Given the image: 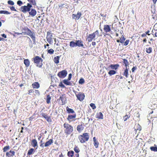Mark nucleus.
<instances>
[{
    "instance_id": "nucleus-27",
    "label": "nucleus",
    "mask_w": 157,
    "mask_h": 157,
    "mask_svg": "<svg viewBox=\"0 0 157 157\" xmlns=\"http://www.w3.org/2000/svg\"><path fill=\"white\" fill-rule=\"evenodd\" d=\"M60 57L59 56H56L55 57L54 59V61L56 64H58L59 62V59Z\"/></svg>"
},
{
    "instance_id": "nucleus-6",
    "label": "nucleus",
    "mask_w": 157,
    "mask_h": 157,
    "mask_svg": "<svg viewBox=\"0 0 157 157\" xmlns=\"http://www.w3.org/2000/svg\"><path fill=\"white\" fill-rule=\"evenodd\" d=\"M52 34H53L52 33L51 31H49L47 32L46 39L47 41L50 44H51L53 42Z\"/></svg>"
},
{
    "instance_id": "nucleus-61",
    "label": "nucleus",
    "mask_w": 157,
    "mask_h": 157,
    "mask_svg": "<svg viewBox=\"0 0 157 157\" xmlns=\"http://www.w3.org/2000/svg\"><path fill=\"white\" fill-rule=\"evenodd\" d=\"M1 36H2L3 37H4L5 38H6V35L5 34H3L1 35Z\"/></svg>"
},
{
    "instance_id": "nucleus-41",
    "label": "nucleus",
    "mask_w": 157,
    "mask_h": 157,
    "mask_svg": "<svg viewBox=\"0 0 157 157\" xmlns=\"http://www.w3.org/2000/svg\"><path fill=\"white\" fill-rule=\"evenodd\" d=\"M150 149L151 151H157V147H151Z\"/></svg>"
},
{
    "instance_id": "nucleus-1",
    "label": "nucleus",
    "mask_w": 157,
    "mask_h": 157,
    "mask_svg": "<svg viewBox=\"0 0 157 157\" xmlns=\"http://www.w3.org/2000/svg\"><path fill=\"white\" fill-rule=\"evenodd\" d=\"M26 32H22L21 33H19L18 32H15L14 34L19 35L20 34H23L24 35H27L29 36L32 38L33 42H36L35 33L34 32H33L32 31L27 27L26 28Z\"/></svg>"
},
{
    "instance_id": "nucleus-4",
    "label": "nucleus",
    "mask_w": 157,
    "mask_h": 157,
    "mask_svg": "<svg viewBox=\"0 0 157 157\" xmlns=\"http://www.w3.org/2000/svg\"><path fill=\"white\" fill-rule=\"evenodd\" d=\"M33 62L36 64V66L40 68L42 67L43 65V61L42 58L38 56H36L33 58Z\"/></svg>"
},
{
    "instance_id": "nucleus-20",
    "label": "nucleus",
    "mask_w": 157,
    "mask_h": 157,
    "mask_svg": "<svg viewBox=\"0 0 157 157\" xmlns=\"http://www.w3.org/2000/svg\"><path fill=\"white\" fill-rule=\"evenodd\" d=\"M53 143V140L52 139H50L45 143V147H48L51 145Z\"/></svg>"
},
{
    "instance_id": "nucleus-16",
    "label": "nucleus",
    "mask_w": 157,
    "mask_h": 157,
    "mask_svg": "<svg viewBox=\"0 0 157 157\" xmlns=\"http://www.w3.org/2000/svg\"><path fill=\"white\" fill-rule=\"evenodd\" d=\"M76 45L79 47H82L83 48H85L83 44V42L81 40H76Z\"/></svg>"
},
{
    "instance_id": "nucleus-51",
    "label": "nucleus",
    "mask_w": 157,
    "mask_h": 157,
    "mask_svg": "<svg viewBox=\"0 0 157 157\" xmlns=\"http://www.w3.org/2000/svg\"><path fill=\"white\" fill-rule=\"evenodd\" d=\"M153 29L156 31H157V22L153 26Z\"/></svg>"
},
{
    "instance_id": "nucleus-12",
    "label": "nucleus",
    "mask_w": 157,
    "mask_h": 157,
    "mask_svg": "<svg viewBox=\"0 0 157 157\" xmlns=\"http://www.w3.org/2000/svg\"><path fill=\"white\" fill-rule=\"evenodd\" d=\"M111 25H106L104 26L103 30L106 33H110L111 31Z\"/></svg>"
},
{
    "instance_id": "nucleus-3",
    "label": "nucleus",
    "mask_w": 157,
    "mask_h": 157,
    "mask_svg": "<svg viewBox=\"0 0 157 157\" xmlns=\"http://www.w3.org/2000/svg\"><path fill=\"white\" fill-rule=\"evenodd\" d=\"M89 134L88 133H84L79 135L78 138L81 143H84L87 141L89 139Z\"/></svg>"
},
{
    "instance_id": "nucleus-8",
    "label": "nucleus",
    "mask_w": 157,
    "mask_h": 157,
    "mask_svg": "<svg viewBox=\"0 0 157 157\" xmlns=\"http://www.w3.org/2000/svg\"><path fill=\"white\" fill-rule=\"evenodd\" d=\"M58 100H61L62 102L60 104V105H63L65 104L66 102V97L65 94H62L60 96Z\"/></svg>"
},
{
    "instance_id": "nucleus-15",
    "label": "nucleus",
    "mask_w": 157,
    "mask_h": 157,
    "mask_svg": "<svg viewBox=\"0 0 157 157\" xmlns=\"http://www.w3.org/2000/svg\"><path fill=\"white\" fill-rule=\"evenodd\" d=\"M15 152L14 151L10 150L9 152H7L6 153V156L8 157H12L14 155Z\"/></svg>"
},
{
    "instance_id": "nucleus-33",
    "label": "nucleus",
    "mask_w": 157,
    "mask_h": 157,
    "mask_svg": "<svg viewBox=\"0 0 157 157\" xmlns=\"http://www.w3.org/2000/svg\"><path fill=\"white\" fill-rule=\"evenodd\" d=\"M95 34V35H97V37H101L102 36V34L101 33V34H99V31L97 30L95 32H94Z\"/></svg>"
},
{
    "instance_id": "nucleus-10",
    "label": "nucleus",
    "mask_w": 157,
    "mask_h": 157,
    "mask_svg": "<svg viewBox=\"0 0 157 157\" xmlns=\"http://www.w3.org/2000/svg\"><path fill=\"white\" fill-rule=\"evenodd\" d=\"M96 36L94 32L92 33L89 34L87 36V39L89 42H91L92 40H95V37Z\"/></svg>"
},
{
    "instance_id": "nucleus-26",
    "label": "nucleus",
    "mask_w": 157,
    "mask_h": 157,
    "mask_svg": "<svg viewBox=\"0 0 157 157\" xmlns=\"http://www.w3.org/2000/svg\"><path fill=\"white\" fill-rule=\"evenodd\" d=\"M70 46L71 48H73L77 46L76 41H75V42L73 41H71L70 42Z\"/></svg>"
},
{
    "instance_id": "nucleus-18",
    "label": "nucleus",
    "mask_w": 157,
    "mask_h": 157,
    "mask_svg": "<svg viewBox=\"0 0 157 157\" xmlns=\"http://www.w3.org/2000/svg\"><path fill=\"white\" fill-rule=\"evenodd\" d=\"M119 67V64H111L109 66V67L112 69L116 70Z\"/></svg>"
},
{
    "instance_id": "nucleus-37",
    "label": "nucleus",
    "mask_w": 157,
    "mask_h": 157,
    "mask_svg": "<svg viewBox=\"0 0 157 157\" xmlns=\"http://www.w3.org/2000/svg\"><path fill=\"white\" fill-rule=\"evenodd\" d=\"M0 14H10V13H9L6 10H0Z\"/></svg>"
},
{
    "instance_id": "nucleus-34",
    "label": "nucleus",
    "mask_w": 157,
    "mask_h": 157,
    "mask_svg": "<svg viewBox=\"0 0 157 157\" xmlns=\"http://www.w3.org/2000/svg\"><path fill=\"white\" fill-rule=\"evenodd\" d=\"M10 149V147L9 146L7 145L5 146L3 149V151L4 152H6V151H8Z\"/></svg>"
},
{
    "instance_id": "nucleus-63",
    "label": "nucleus",
    "mask_w": 157,
    "mask_h": 157,
    "mask_svg": "<svg viewBox=\"0 0 157 157\" xmlns=\"http://www.w3.org/2000/svg\"><path fill=\"white\" fill-rule=\"evenodd\" d=\"M92 44L93 46H95L96 44V43L95 41H93L92 42Z\"/></svg>"
},
{
    "instance_id": "nucleus-7",
    "label": "nucleus",
    "mask_w": 157,
    "mask_h": 157,
    "mask_svg": "<svg viewBox=\"0 0 157 157\" xmlns=\"http://www.w3.org/2000/svg\"><path fill=\"white\" fill-rule=\"evenodd\" d=\"M67 74V71L64 70L59 72L57 74V76L60 78H63L66 76Z\"/></svg>"
},
{
    "instance_id": "nucleus-55",
    "label": "nucleus",
    "mask_w": 157,
    "mask_h": 157,
    "mask_svg": "<svg viewBox=\"0 0 157 157\" xmlns=\"http://www.w3.org/2000/svg\"><path fill=\"white\" fill-rule=\"evenodd\" d=\"M10 9L12 11H17V10H16V9H15V7L14 6H12L10 7Z\"/></svg>"
},
{
    "instance_id": "nucleus-14",
    "label": "nucleus",
    "mask_w": 157,
    "mask_h": 157,
    "mask_svg": "<svg viewBox=\"0 0 157 157\" xmlns=\"http://www.w3.org/2000/svg\"><path fill=\"white\" fill-rule=\"evenodd\" d=\"M84 124L82 123L81 124L78 125L77 127V130L79 132H81L84 128Z\"/></svg>"
},
{
    "instance_id": "nucleus-13",
    "label": "nucleus",
    "mask_w": 157,
    "mask_h": 157,
    "mask_svg": "<svg viewBox=\"0 0 157 157\" xmlns=\"http://www.w3.org/2000/svg\"><path fill=\"white\" fill-rule=\"evenodd\" d=\"M76 117V114L75 113L74 114L72 115H69L67 118V120L69 121V123L72 121H75V120H73Z\"/></svg>"
},
{
    "instance_id": "nucleus-48",
    "label": "nucleus",
    "mask_w": 157,
    "mask_h": 157,
    "mask_svg": "<svg viewBox=\"0 0 157 157\" xmlns=\"http://www.w3.org/2000/svg\"><path fill=\"white\" fill-rule=\"evenodd\" d=\"M59 87H61L62 88H65V86L63 84L62 82H60L59 84Z\"/></svg>"
},
{
    "instance_id": "nucleus-22",
    "label": "nucleus",
    "mask_w": 157,
    "mask_h": 157,
    "mask_svg": "<svg viewBox=\"0 0 157 157\" xmlns=\"http://www.w3.org/2000/svg\"><path fill=\"white\" fill-rule=\"evenodd\" d=\"M67 112L68 113H75V111L72 109L69 108L68 106H67L66 108Z\"/></svg>"
},
{
    "instance_id": "nucleus-56",
    "label": "nucleus",
    "mask_w": 157,
    "mask_h": 157,
    "mask_svg": "<svg viewBox=\"0 0 157 157\" xmlns=\"http://www.w3.org/2000/svg\"><path fill=\"white\" fill-rule=\"evenodd\" d=\"M72 77V74L70 73L69 74L68 77V78L67 79L69 80H70L71 78Z\"/></svg>"
},
{
    "instance_id": "nucleus-58",
    "label": "nucleus",
    "mask_w": 157,
    "mask_h": 157,
    "mask_svg": "<svg viewBox=\"0 0 157 157\" xmlns=\"http://www.w3.org/2000/svg\"><path fill=\"white\" fill-rule=\"evenodd\" d=\"M44 144V143H41L40 145V146L42 147H45V144Z\"/></svg>"
},
{
    "instance_id": "nucleus-24",
    "label": "nucleus",
    "mask_w": 157,
    "mask_h": 157,
    "mask_svg": "<svg viewBox=\"0 0 157 157\" xmlns=\"http://www.w3.org/2000/svg\"><path fill=\"white\" fill-rule=\"evenodd\" d=\"M93 140L94 141V145L96 148H97L99 145V143L96 140L95 137H94L93 138Z\"/></svg>"
},
{
    "instance_id": "nucleus-40",
    "label": "nucleus",
    "mask_w": 157,
    "mask_h": 157,
    "mask_svg": "<svg viewBox=\"0 0 157 157\" xmlns=\"http://www.w3.org/2000/svg\"><path fill=\"white\" fill-rule=\"evenodd\" d=\"M36 115V114L35 113H33V115L29 117V121H32L33 119H35L36 118L35 117V116Z\"/></svg>"
},
{
    "instance_id": "nucleus-36",
    "label": "nucleus",
    "mask_w": 157,
    "mask_h": 157,
    "mask_svg": "<svg viewBox=\"0 0 157 157\" xmlns=\"http://www.w3.org/2000/svg\"><path fill=\"white\" fill-rule=\"evenodd\" d=\"M74 150L75 151L76 153H78L80 151V150L78 147L76 145L75 146V147L74 148Z\"/></svg>"
},
{
    "instance_id": "nucleus-21",
    "label": "nucleus",
    "mask_w": 157,
    "mask_h": 157,
    "mask_svg": "<svg viewBox=\"0 0 157 157\" xmlns=\"http://www.w3.org/2000/svg\"><path fill=\"white\" fill-rule=\"evenodd\" d=\"M31 145L34 147H37V142L35 139L32 140L31 142Z\"/></svg>"
},
{
    "instance_id": "nucleus-17",
    "label": "nucleus",
    "mask_w": 157,
    "mask_h": 157,
    "mask_svg": "<svg viewBox=\"0 0 157 157\" xmlns=\"http://www.w3.org/2000/svg\"><path fill=\"white\" fill-rule=\"evenodd\" d=\"M29 15L32 17H34L36 14V11L34 9H32L31 11H29Z\"/></svg>"
},
{
    "instance_id": "nucleus-32",
    "label": "nucleus",
    "mask_w": 157,
    "mask_h": 157,
    "mask_svg": "<svg viewBox=\"0 0 157 157\" xmlns=\"http://www.w3.org/2000/svg\"><path fill=\"white\" fill-rule=\"evenodd\" d=\"M74 152L73 151H69L68 152L67 155L69 157H72L74 155Z\"/></svg>"
},
{
    "instance_id": "nucleus-47",
    "label": "nucleus",
    "mask_w": 157,
    "mask_h": 157,
    "mask_svg": "<svg viewBox=\"0 0 157 157\" xmlns=\"http://www.w3.org/2000/svg\"><path fill=\"white\" fill-rule=\"evenodd\" d=\"M90 106L93 109H96V106L93 103H91L90 104Z\"/></svg>"
},
{
    "instance_id": "nucleus-64",
    "label": "nucleus",
    "mask_w": 157,
    "mask_h": 157,
    "mask_svg": "<svg viewBox=\"0 0 157 157\" xmlns=\"http://www.w3.org/2000/svg\"><path fill=\"white\" fill-rule=\"evenodd\" d=\"M74 157H79V155L78 153L75 154Z\"/></svg>"
},
{
    "instance_id": "nucleus-38",
    "label": "nucleus",
    "mask_w": 157,
    "mask_h": 157,
    "mask_svg": "<svg viewBox=\"0 0 157 157\" xmlns=\"http://www.w3.org/2000/svg\"><path fill=\"white\" fill-rule=\"evenodd\" d=\"M51 98L49 95H48L47 96L46 102L47 104H49L50 103V100Z\"/></svg>"
},
{
    "instance_id": "nucleus-43",
    "label": "nucleus",
    "mask_w": 157,
    "mask_h": 157,
    "mask_svg": "<svg viewBox=\"0 0 157 157\" xmlns=\"http://www.w3.org/2000/svg\"><path fill=\"white\" fill-rule=\"evenodd\" d=\"M46 121L48 122H51L52 121V119H51V117L50 116H47L45 118Z\"/></svg>"
},
{
    "instance_id": "nucleus-39",
    "label": "nucleus",
    "mask_w": 157,
    "mask_h": 157,
    "mask_svg": "<svg viewBox=\"0 0 157 157\" xmlns=\"http://www.w3.org/2000/svg\"><path fill=\"white\" fill-rule=\"evenodd\" d=\"M125 40V38L122 35V36L120 38V43H124V41Z\"/></svg>"
},
{
    "instance_id": "nucleus-35",
    "label": "nucleus",
    "mask_w": 157,
    "mask_h": 157,
    "mask_svg": "<svg viewBox=\"0 0 157 157\" xmlns=\"http://www.w3.org/2000/svg\"><path fill=\"white\" fill-rule=\"evenodd\" d=\"M116 73V71L113 70H111L108 72V74L110 76L114 75Z\"/></svg>"
},
{
    "instance_id": "nucleus-62",
    "label": "nucleus",
    "mask_w": 157,
    "mask_h": 157,
    "mask_svg": "<svg viewBox=\"0 0 157 157\" xmlns=\"http://www.w3.org/2000/svg\"><path fill=\"white\" fill-rule=\"evenodd\" d=\"M150 32L149 30H147L146 32L145 33L146 34V35H150V34H149V33Z\"/></svg>"
},
{
    "instance_id": "nucleus-54",
    "label": "nucleus",
    "mask_w": 157,
    "mask_h": 157,
    "mask_svg": "<svg viewBox=\"0 0 157 157\" xmlns=\"http://www.w3.org/2000/svg\"><path fill=\"white\" fill-rule=\"evenodd\" d=\"M8 3L9 4L11 5H13L14 4V2L13 1L11 0L9 1L8 2Z\"/></svg>"
},
{
    "instance_id": "nucleus-45",
    "label": "nucleus",
    "mask_w": 157,
    "mask_h": 157,
    "mask_svg": "<svg viewBox=\"0 0 157 157\" xmlns=\"http://www.w3.org/2000/svg\"><path fill=\"white\" fill-rule=\"evenodd\" d=\"M78 82L79 84H82L84 83L85 81L83 78H81L79 79Z\"/></svg>"
},
{
    "instance_id": "nucleus-49",
    "label": "nucleus",
    "mask_w": 157,
    "mask_h": 157,
    "mask_svg": "<svg viewBox=\"0 0 157 157\" xmlns=\"http://www.w3.org/2000/svg\"><path fill=\"white\" fill-rule=\"evenodd\" d=\"M130 117V116H128L127 115H125L123 118V119L124 121H126Z\"/></svg>"
},
{
    "instance_id": "nucleus-30",
    "label": "nucleus",
    "mask_w": 157,
    "mask_h": 157,
    "mask_svg": "<svg viewBox=\"0 0 157 157\" xmlns=\"http://www.w3.org/2000/svg\"><path fill=\"white\" fill-rule=\"evenodd\" d=\"M35 151L34 149L32 148L30 149L28 151L27 155H30L33 154Z\"/></svg>"
},
{
    "instance_id": "nucleus-60",
    "label": "nucleus",
    "mask_w": 157,
    "mask_h": 157,
    "mask_svg": "<svg viewBox=\"0 0 157 157\" xmlns=\"http://www.w3.org/2000/svg\"><path fill=\"white\" fill-rule=\"evenodd\" d=\"M33 90H32V89L29 90L28 91V92H29L28 94H30V93H33Z\"/></svg>"
},
{
    "instance_id": "nucleus-31",
    "label": "nucleus",
    "mask_w": 157,
    "mask_h": 157,
    "mask_svg": "<svg viewBox=\"0 0 157 157\" xmlns=\"http://www.w3.org/2000/svg\"><path fill=\"white\" fill-rule=\"evenodd\" d=\"M123 75L124 76H125V77L127 78L128 77V69L127 68H126L123 74Z\"/></svg>"
},
{
    "instance_id": "nucleus-50",
    "label": "nucleus",
    "mask_w": 157,
    "mask_h": 157,
    "mask_svg": "<svg viewBox=\"0 0 157 157\" xmlns=\"http://www.w3.org/2000/svg\"><path fill=\"white\" fill-rule=\"evenodd\" d=\"M65 5V6H67V5L65 4H62L60 5H59V6L60 10H62V8L64 7V6Z\"/></svg>"
},
{
    "instance_id": "nucleus-52",
    "label": "nucleus",
    "mask_w": 157,
    "mask_h": 157,
    "mask_svg": "<svg viewBox=\"0 0 157 157\" xmlns=\"http://www.w3.org/2000/svg\"><path fill=\"white\" fill-rule=\"evenodd\" d=\"M129 40H127L125 41L124 43V46H127L128 45L129 43Z\"/></svg>"
},
{
    "instance_id": "nucleus-44",
    "label": "nucleus",
    "mask_w": 157,
    "mask_h": 157,
    "mask_svg": "<svg viewBox=\"0 0 157 157\" xmlns=\"http://www.w3.org/2000/svg\"><path fill=\"white\" fill-rule=\"evenodd\" d=\"M48 52L50 54L52 55L53 54L54 52V50L52 49L51 48L48 50Z\"/></svg>"
},
{
    "instance_id": "nucleus-53",
    "label": "nucleus",
    "mask_w": 157,
    "mask_h": 157,
    "mask_svg": "<svg viewBox=\"0 0 157 157\" xmlns=\"http://www.w3.org/2000/svg\"><path fill=\"white\" fill-rule=\"evenodd\" d=\"M17 4L19 6H20L23 4V3L21 1H20V0H19L17 2Z\"/></svg>"
},
{
    "instance_id": "nucleus-59",
    "label": "nucleus",
    "mask_w": 157,
    "mask_h": 157,
    "mask_svg": "<svg viewBox=\"0 0 157 157\" xmlns=\"http://www.w3.org/2000/svg\"><path fill=\"white\" fill-rule=\"evenodd\" d=\"M136 67H133L132 69V72H134V71L136 69Z\"/></svg>"
},
{
    "instance_id": "nucleus-2",
    "label": "nucleus",
    "mask_w": 157,
    "mask_h": 157,
    "mask_svg": "<svg viewBox=\"0 0 157 157\" xmlns=\"http://www.w3.org/2000/svg\"><path fill=\"white\" fill-rule=\"evenodd\" d=\"M65 129V133L67 135H70L73 131V128L71 125L67 123H65L63 125Z\"/></svg>"
},
{
    "instance_id": "nucleus-5",
    "label": "nucleus",
    "mask_w": 157,
    "mask_h": 157,
    "mask_svg": "<svg viewBox=\"0 0 157 157\" xmlns=\"http://www.w3.org/2000/svg\"><path fill=\"white\" fill-rule=\"evenodd\" d=\"M32 5L30 3H28L27 6H22L21 7V10L23 13H25L27 12H29L30 11Z\"/></svg>"
},
{
    "instance_id": "nucleus-19",
    "label": "nucleus",
    "mask_w": 157,
    "mask_h": 157,
    "mask_svg": "<svg viewBox=\"0 0 157 157\" xmlns=\"http://www.w3.org/2000/svg\"><path fill=\"white\" fill-rule=\"evenodd\" d=\"M32 86L33 88L34 89H38L40 86L39 83L37 82H35L32 83Z\"/></svg>"
},
{
    "instance_id": "nucleus-57",
    "label": "nucleus",
    "mask_w": 157,
    "mask_h": 157,
    "mask_svg": "<svg viewBox=\"0 0 157 157\" xmlns=\"http://www.w3.org/2000/svg\"><path fill=\"white\" fill-rule=\"evenodd\" d=\"M41 115L44 118H45L47 116V114L44 113H42Z\"/></svg>"
},
{
    "instance_id": "nucleus-42",
    "label": "nucleus",
    "mask_w": 157,
    "mask_h": 157,
    "mask_svg": "<svg viewBox=\"0 0 157 157\" xmlns=\"http://www.w3.org/2000/svg\"><path fill=\"white\" fill-rule=\"evenodd\" d=\"M146 52L148 53H150L152 52V48L151 47H149V48H147L146 49Z\"/></svg>"
},
{
    "instance_id": "nucleus-25",
    "label": "nucleus",
    "mask_w": 157,
    "mask_h": 157,
    "mask_svg": "<svg viewBox=\"0 0 157 157\" xmlns=\"http://www.w3.org/2000/svg\"><path fill=\"white\" fill-rule=\"evenodd\" d=\"M24 63L26 67H28L29 66L30 62L28 59H25L24 61Z\"/></svg>"
},
{
    "instance_id": "nucleus-28",
    "label": "nucleus",
    "mask_w": 157,
    "mask_h": 157,
    "mask_svg": "<svg viewBox=\"0 0 157 157\" xmlns=\"http://www.w3.org/2000/svg\"><path fill=\"white\" fill-rule=\"evenodd\" d=\"M123 63L125 65V67L126 68H127V67L129 65V63L127 59H123Z\"/></svg>"
},
{
    "instance_id": "nucleus-9",
    "label": "nucleus",
    "mask_w": 157,
    "mask_h": 157,
    "mask_svg": "<svg viewBox=\"0 0 157 157\" xmlns=\"http://www.w3.org/2000/svg\"><path fill=\"white\" fill-rule=\"evenodd\" d=\"M75 94L77 99L80 101H82L84 99L85 95L82 92H80L78 94H76L75 93Z\"/></svg>"
},
{
    "instance_id": "nucleus-29",
    "label": "nucleus",
    "mask_w": 157,
    "mask_h": 157,
    "mask_svg": "<svg viewBox=\"0 0 157 157\" xmlns=\"http://www.w3.org/2000/svg\"><path fill=\"white\" fill-rule=\"evenodd\" d=\"M69 81V80H68L67 79H64L63 82L64 84L67 85H71V82Z\"/></svg>"
},
{
    "instance_id": "nucleus-23",
    "label": "nucleus",
    "mask_w": 157,
    "mask_h": 157,
    "mask_svg": "<svg viewBox=\"0 0 157 157\" xmlns=\"http://www.w3.org/2000/svg\"><path fill=\"white\" fill-rule=\"evenodd\" d=\"M103 116L101 112L98 113L96 114V118L98 119H103Z\"/></svg>"
},
{
    "instance_id": "nucleus-11",
    "label": "nucleus",
    "mask_w": 157,
    "mask_h": 157,
    "mask_svg": "<svg viewBox=\"0 0 157 157\" xmlns=\"http://www.w3.org/2000/svg\"><path fill=\"white\" fill-rule=\"evenodd\" d=\"M82 15L81 13L78 11L77 14H72V18L75 20H78L80 18Z\"/></svg>"
},
{
    "instance_id": "nucleus-46",
    "label": "nucleus",
    "mask_w": 157,
    "mask_h": 157,
    "mask_svg": "<svg viewBox=\"0 0 157 157\" xmlns=\"http://www.w3.org/2000/svg\"><path fill=\"white\" fill-rule=\"evenodd\" d=\"M29 2L31 3L33 5H36V2L35 0H27Z\"/></svg>"
}]
</instances>
